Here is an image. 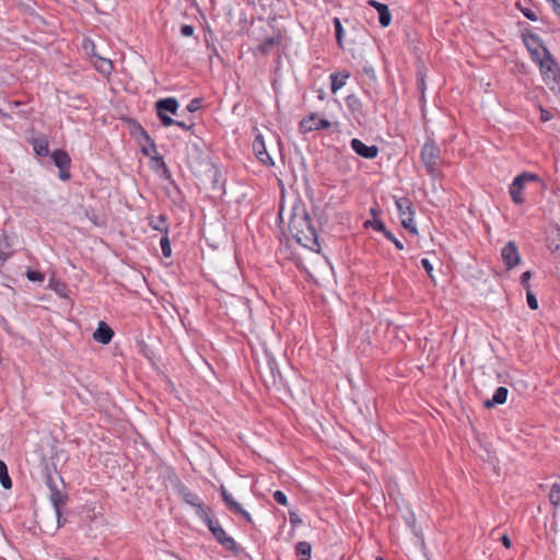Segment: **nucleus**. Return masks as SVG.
Here are the masks:
<instances>
[{"label":"nucleus","mask_w":560,"mask_h":560,"mask_svg":"<svg viewBox=\"0 0 560 560\" xmlns=\"http://www.w3.org/2000/svg\"><path fill=\"white\" fill-rule=\"evenodd\" d=\"M289 231L302 246L313 249L319 246L317 232L304 205H295L289 220Z\"/></svg>","instance_id":"f257e3e1"},{"label":"nucleus","mask_w":560,"mask_h":560,"mask_svg":"<svg viewBox=\"0 0 560 560\" xmlns=\"http://www.w3.org/2000/svg\"><path fill=\"white\" fill-rule=\"evenodd\" d=\"M163 126L176 125L184 130H190L195 126L194 114L200 107H155Z\"/></svg>","instance_id":"f03ea898"},{"label":"nucleus","mask_w":560,"mask_h":560,"mask_svg":"<svg viewBox=\"0 0 560 560\" xmlns=\"http://www.w3.org/2000/svg\"><path fill=\"white\" fill-rule=\"evenodd\" d=\"M421 161L431 177L439 174V165L441 161V149L434 140H428L423 144L420 152Z\"/></svg>","instance_id":"7ed1b4c3"},{"label":"nucleus","mask_w":560,"mask_h":560,"mask_svg":"<svg viewBox=\"0 0 560 560\" xmlns=\"http://www.w3.org/2000/svg\"><path fill=\"white\" fill-rule=\"evenodd\" d=\"M202 522L207 525L208 529L211 532L215 540L225 550L232 551L234 555L240 553L241 548L237 545V542L225 533L220 523L217 520H214L211 514H209Z\"/></svg>","instance_id":"20e7f679"},{"label":"nucleus","mask_w":560,"mask_h":560,"mask_svg":"<svg viewBox=\"0 0 560 560\" xmlns=\"http://www.w3.org/2000/svg\"><path fill=\"white\" fill-rule=\"evenodd\" d=\"M175 490L182 498V500L192 506L197 513V515L203 521L209 514L212 513L210 506H207L202 503L201 499L194 492H191L187 486L183 482L178 481L175 485Z\"/></svg>","instance_id":"39448f33"},{"label":"nucleus","mask_w":560,"mask_h":560,"mask_svg":"<svg viewBox=\"0 0 560 560\" xmlns=\"http://www.w3.org/2000/svg\"><path fill=\"white\" fill-rule=\"evenodd\" d=\"M539 180L538 175L529 172H523L517 175L509 187V194L514 205L521 206L525 202L524 187L527 183Z\"/></svg>","instance_id":"423d86ee"},{"label":"nucleus","mask_w":560,"mask_h":560,"mask_svg":"<svg viewBox=\"0 0 560 560\" xmlns=\"http://www.w3.org/2000/svg\"><path fill=\"white\" fill-rule=\"evenodd\" d=\"M522 38L534 62L538 63L545 57L549 56L550 51L537 34L530 32L523 33Z\"/></svg>","instance_id":"0eeeda50"},{"label":"nucleus","mask_w":560,"mask_h":560,"mask_svg":"<svg viewBox=\"0 0 560 560\" xmlns=\"http://www.w3.org/2000/svg\"><path fill=\"white\" fill-rule=\"evenodd\" d=\"M45 483L50 491V502L55 509L56 515L61 516V509L68 501V494L59 489L56 478L48 471L45 476Z\"/></svg>","instance_id":"6e6552de"},{"label":"nucleus","mask_w":560,"mask_h":560,"mask_svg":"<svg viewBox=\"0 0 560 560\" xmlns=\"http://www.w3.org/2000/svg\"><path fill=\"white\" fill-rule=\"evenodd\" d=\"M331 127V122L319 113H311L305 116L299 124V130L301 133H308L313 131H319L324 129H329Z\"/></svg>","instance_id":"1a4fd4ad"},{"label":"nucleus","mask_w":560,"mask_h":560,"mask_svg":"<svg viewBox=\"0 0 560 560\" xmlns=\"http://www.w3.org/2000/svg\"><path fill=\"white\" fill-rule=\"evenodd\" d=\"M136 142L140 145L143 155L153 159L164 168L165 172L168 171L163 156L158 153L154 140L148 132L144 135V137L137 139Z\"/></svg>","instance_id":"9d476101"},{"label":"nucleus","mask_w":560,"mask_h":560,"mask_svg":"<svg viewBox=\"0 0 560 560\" xmlns=\"http://www.w3.org/2000/svg\"><path fill=\"white\" fill-rule=\"evenodd\" d=\"M136 142L140 145L143 155L153 159L164 168L165 172L168 171L163 156L158 153L154 140L148 132L144 135V137L137 139Z\"/></svg>","instance_id":"9b49d317"},{"label":"nucleus","mask_w":560,"mask_h":560,"mask_svg":"<svg viewBox=\"0 0 560 560\" xmlns=\"http://www.w3.org/2000/svg\"><path fill=\"white\" fill-rule=\"evenodd\" d=\"M538 66L545 81L558 82L560 80V66L551 54L539 61Z\"/></svg>","instance_id":"f8f14e48"},{"label":"nucleus","mask_w":560,"mask_h":560,"mask_svg":"<svg viewBox=\"0 0 560 560\" xmlns=\"http://www.w3.org/2000/svg\"><path fill=\"white\" fill-rule=\"evenodd\" d=\"M501 257L506 267L511 270L521 261V255L514 241L508 242L501 249Z\"/></svg>","instance_id":"ddd939ff"},{"label":"nucleus","mask_w":560,"mask_h":560,"mask_svg":"<svg viewBox=\"0 0 560 560\" xmlns=\"http://www.w3.org/2000/svg\"><path fill=\"white\" fill-rule=\"evenodd\" d=\"M220 494L222 497V500H223L226 509L230 512H232V513H234V514H236L238 516H242L248 523L252 522L250 514L247 511H245L242 508V505L234 500L232 494L223 486L220 487Z\"/></svg>","instance_id":"4468645a"},{"label":"nucleus","mask_w":560,"mask_h":560,"mask_svg":"<svg viewBox=\"0 0 560 560\" xmlns=\"http://www.w3.org/2000/svg\"><path fill=\"white\" fill-rule=\"evenodd\" d=\"M282 506H288L289 522L291 524V530H289L288 536L293 539L295 529L303 525L302 513L299 508L290 506L284 493H282Z\"/></svg>","instance_id":"2eb2a0df"},{"label":"nucleus","mask_w":560,"mask_h":560,"mask_svg":"<svg viewBox=\"0 0 560 560\" xmlns=\"http://www.w3.org/2000/svg\"><path fill=\"white\" fill-rule=\"evenodd\" d=\"M351 149L360 156L364 159H375L378 154V148L376 145H366L360 139H352L350 142Z\"/></svg>","instance_id":"dca6fc26"},{"label":"nucleus","mask_w":560,"mask_h":560,"mask_svg":"<svg viewBox=\"0 0 560 560\" xmlns=\"http://www.w3.org/2000/svg\"><path fill=\"white\" fill-rule=\"evenodd\" d=\"M277 373H279L277 362L275 360L268 361L267 369L261 373V378L268 389L271 387L278 388Z\"/></svg>","instance_id":"f3484780"},{"label":"nucleus","mask_w":560,"mask_h":560,"mask_svg":"<svg viewBox=\"0 0 560 560\" xmlns=\"http://www.w3.org/2000/svg\"><path fill=\"white\" fill-rule=\"evenodd\" d=\"M114 337V330L105 322H100L96 330L93 334L95 341L102 345H108Z\"/></svg>","instance_id":"a211bd4d"},{"label":"nucleus","mask_w":560,"mask_h":560,"mask_svg":"<svg viewBox=\"0 0 560 560\" xmlns=\"http://www.w3.org/2000/svg\"><path fill=\"white\" fill-rule=\"evenodd\" d=\"M253 149L257 156V159L265 165H273V162L266 151L265 143L262 137L259 135L253 142Z\"/></svg>","instance_id":"6ab92c4d"},{"label":"nucleus","mask_w":560,"mask_h":560,"mask_svg":"<svg viewBox=\"0 0 560 560\" xmlns=\"http://www.w3.org/2000/svg\"><path fill=\"white\" fill-rule=\"evenodd\" d=\"M395 205L398 211V214L401 218L408 217V215H415V210L412 207V202L408 197H395Z\"/></svg>","instance_id":"aec40b11"},{"label":"nucleus","mask_w":560,"mask_h":560,"mask_svg":"<svg viewBox=\"0 0 560 560\" xmlns=\"http://www.w3.org/2000/svg\"><path fill=\"white\" fill-rule=\"evenodd\" d=\"M509 395V389L504 386H500L495 389L491 399H488L483 402L486 408H492L497 405H502L506 401Z\"/></svg>","instance_id":"412c9836"},{"label":"nucleus","mask_w":560,"mask_h":560,"mask_svg":"<svg viewBox=\"0 0 560 560\" xmlns=\"http://www.w3.org/2000/svg\"><path fill=\"white\" fill-rule=\"evenodd\" d=\"M10 237L3 232L0 234V267L12 256Z\"/></svg>","instance_id":"4be33fe9"},{"label":"nucleus","mask_w":560,"mask_h":560,"mask_svg":"<svg viewBox=\"0 0 560 560\" xmlns=\"http://www.w3.org/2000/svg\"><path fill=\"white\" fill-rule=\"evenodd\" d=\"M149 226L155 231L162 232L163 234H168V224L167 217L165 214H160L158 217L150 215L148 218Z\"/></svg>","instance_id":"5701e85b"},{"label":"nucleus","mask_w":560,"mask_h":560,"mask_svg":"<svg viewBox=\"0 0 560 560\" xmlns=\"http://www.w3.org/2000/svg\"><path fill=\"white\" fill-rule=\"evenodd\" d=\"M51 159L58 168H70L71 159L67 151L59 149L55 150L51 153Z\"/></svg>","instance_id":"b1692460"},{"label":"nucleus","mask_w":560,"mask_h":560,"mask_svg":"<svg viewBox=\"0 0 560 560\" xmlns=\"http://www.w3.org/2000/svg\"><path fill=\"white\" fill-rule=\"evenodd\" d=\"M30 143L33 147L34 152L38 156H46L49 153L48 141L46 137L31 138Z\"/></svg>","instance_id":"393cba45"},{"label":"nucleus","mask_w":560,"mask_h":560,"mask_svg":"<svg viewBox=\"0 0 560 560\" xmlns=\"http://www.w3.org/2000/svg\"><path fill=\"white\" fill-rule=\"evenodd\" d=\"M92 63L94 68L105 77H108L114 69L112 60L102 56L94 59Z\"/></svg>","instance_id":"a878e982"},{"label":"nucleus","mask_w":560,"mask_h":560,"mask_svg":"<svg viewBox=\"0 0 560 560\" xmlns=\"http://www.w3.org/2000/svg\"><path fill=\"white\" fill-rule=\"evenodd\" d=\"M122 119L128 125L129 133L135 140L144 137V135L148 132L136 119L130 117Z\"/></svg>","instance_id":"bb28decb"},{"label":"nucleus","mask_w":560,"mask_h":560,"mask_svg":"<svg viewBox=\"0 0 560 560\" xmlns=\"http://www.w3.org/2000/svg\"><path fill=\"white\" fill-rule=\"evenodd\" d=\"M312 546L307 541H300L295 546V556L299 560H311Z\"/></svg>","instance_id":"cd10ccee"},{"label":"nucleus","mask_w":560,"mask_h":560,"mask_svg":"<svg viewBox=\"0 0 560 560\" xmlns=\"http://www.w3.org/2000/svg\"><path fill=\"white\" fill-rule=\"evenodd\" d=\"M82 51L91 58V62L101 55L96 50V46L91 38L85 37L81 45Z\"/></svg>","instance_id":"c85d7f7f"},{"label":"nucleus","mask_w":560,"mask_h":560,"mask_svg":"<svg viewBox=\"0 0 560 560\" xmlns=\"http://www.w3.org/2000/svg\"><path fill=\"white\" fill-rule=\"evenodd\" d=\"M348 78H349V73H347V72L332 73L330 75L331 91L334 93H336L339 89H341L346 84V80Z\"/></svg>","instance_id":"c756f323"},{"label":"nucleus","mask_w":560,"mask_h":560,"mask_svg":"<svg viewBox=\"0 0 560 560\" xmlns=\"http://www.w3.org/2000/svg\"><path fill=\"white\" fill-rule=\"evenodd\" d=\"M0 483L5 490L12 488V480L9 476L7 464L3 460H0Z\"/></svg>","instance_id":"7c9ffc66"},{"label":"nucleus","mask_w":560,"mask_h":560,"mask_svg":"<svg viewBox=\"0 0 560 560\" xmlns=\"http://www.w3.org/2000/svg\"><path fill=\"white\" fill-rule=\"evenodd\" d=\"M548 248L552 253H560V228H557L552 237L548 238Z\"/></svg>","instance_id":"2f4dec72"},{"label":"nucleus","mask_w":560,"mask_h":560,"mask_svg":"<svg viewBox=\"0 0 560 560\" xmlns=\"http://www.w3.org/2000/svg\"><path fill=\"white\" fill-rule=\"evenodd\" d=\"M548 497L553 508H558L560 505V482H555L551 486Z\"/></svg>","instance_id":"473e14b6"},{"label":"nucleus","mask_w":560,"mask_h":560,"mask_svg":"<svg viewBox=\"0 0 560 560\" xmlns=\"http://www.w3.org/2000/svg\"><path fill=\"white\" fill-rule=\"evenodd\" d=\"M377 13H378V22H380L381 26H383V27L389 26V24L392 22V14L389 12L388 7L385 5L384 8H381V10Z\"/></svg>","instance_id":"72a5a7b5"},{"label":"nucleus","mask_w":560,"mask_h":560,"mask_svg":"<svg viewBox=\"0 0 560 560\" xmlns=\"http://www.w3.org/2000/svg\"><path fill=\"white\" fill-rule=\"evenodd\" d=\"M278 38H279V35L276 36V37H268L266 38L258 47V49L262 52V54H268L273 47L276 44H278Z\"/></svg>","instance_id":"f704fd0d"},{"label":"nucleus","mask_w":560,"mask_h":560,"mask_svg":"<svg viewBox=\"0 0 560 560\" xmlns=\"http://www.w3.org/2000/svg\"><path fill=\"white\" fill-rule=\"evenodd\" d=\"M400 221H401V225L405 229H407L411 234H415V235L418 234V229L413 222V215H408V217L401 218Z\"/></svg>","instance_id":"c9c22d12"},{"label":"nucleus","mask_w":560,"mask_h":560,"mask_svg":"<svg viewBox=\"0 0 560 560\" xmlns=\"http://www.w3.org/2000/svg\"><path fill=\"white\" fill-rule=\"evenodd\" d=\"M162 254L164 257L168 258L172 256V247L168 238V234H164L160 242Z\"/></svg>","instance_id":"e433bc0d"},{"label":"nucleus","mask_w":560,"mask_h":560,"mask_svg":"<svg viewBox=\"0 0 560 560\" xmlns=\"http://www.w3.org/2000/svg\"><path fill=\"white\" fill-rule=\"evenodd\" d=\"M516 5L520 9V11L524 14V16H526L528 20H530V21L538 20L536 11L533 10L532 8L523 7L522 3H520V2Z\"/></svg>","instance_id":"4c0bfd02"},{"label":"nucleus","mask_w":560,"mask_h":560,"mask_svg":"<svg viewBox=\"0 0 560 560\" xmlns=\"http://www.w3.org/2000/svg\"><path fill=\"white\" fill-rule=\"evenodd\" d=\"M538 109L540 114L539 119L541 122H547L556 117V113L547 109L546 107H538Z\"/></svg>","instance_id":"58836bf2"},{"label":"nucleus","mask_w":560,"mask_h":560,"mask_svg":"<svg viewBox=\"0 0 560 560\" xmlns=\"http://www.w3.org/2000/svg\"><path fill=\"white\" fill-rule=\"evenodd\" d=\"M26 277L30 281H33V282H37V281L40 282L45 279V275L43 272H39L36 270H31V269H28L26 271Z\"/></svg>","instance_id":"ea45409f"},{"label":"nucleus","mask_w":560,"mask_h":560,"mask_svg":"<svg viewBox=\"0 0 560 560\" xmlns=\"http://www.w3.org/2000/svg\"><path fill=\"white\" fill-rule=\"evenodd\" d=\"M526 300L528 307L533 311L538 308V301L532 290L526 291Z\"/></svg>","instance_id":"a19ab883"},{"label":"nucleus","mask_w":560,"mask_h":560,"mask_svg":"<svg viewBox=\"0 0 560 560\" xmlns=\"http://www.w3.org/2000/svg\"><path fill=\"white\" fill-rule=\"evenodd\" d=\"M388 241H390L395 247L398 249V250H402L404 249V244L400 240H398L397 237H395V235L390 232V231H386L385 235H384Z\"/></svg>","instance_id":"79ce46f5"},{"label":"nucleus","mask_w":560,"mask_h":560,"mask_svg":"<svg viewBox=\"0 0 560 560\" xmlns=\"http://www.w3.org/2000/svg\"><path fill=\"white\" fill-rule=\"evenodd\" d=\"M334 25H335V32H336V38L338 44H341L342 35H343V28L341 25V22L338 18L334 19Z\"/></svg>","instance_id":"37998d69"},{"label":"nucleus","mask_w":560,"mask_h":560,"mask_svg":"<svg viewBox=\"0 0 560 560\" xmlns=\"http://www.w3.org/2000/svg\"><path fill=\"white\" fill-rule=\"evenodd\" d=\"M530 278H532V271H529V270L523 272L521 276V284L526 291L530 290V284H529Z\"/></svg>","instance_id":"c03bdc74"},{"label":"nucleus","mask_w":560,"mask_h":560,"mask_svg":"<svg viewBox=\"0 0 560 560\" xmlns=\"http://www.w3.org/2000/svg\"><path fill=\"white\" fill-rule=\"evenodd\" d=\"M420 262L427 275L433 280V266L430 260L428 258H422Z\"/></svg>","instance_id":"a18cd8bd"},{"label":"nucleus","mask_w":560,"mask_h":560,"mask_svg":"<svg viewBox=\"0 0 560 560\" xmlns=\"http://www.w3.org/2000/svg\"><path fill=\"white\" fill-rule=\"evenodd\" d=\"M153 105H178V101L175 97H164L155 101Z\"/></svg>","instance_id":"49530a36"},{"label":"nucleus","mask_w":560,"mask_h":560,"mask_svg":"<svg viewBox=\"0 0 560 560\" xmlns=\"http://www.w3.org/2000/svg\"><path fill=\"white\" fill-rule=\"evenodd\" d=\"M194 32H195V27L190 24H184L182 25L180 27V34L182 36L184 37H190L194 35Z\"/></svg>","instance_id":"de8ad7c7"},{"label":"nucleus","mask_w":560,"mask_h":560,"mask_svg":"<svg viewBox=\"0 0 560 560\" xmlns=\"http://www.w3.org/2000/svg\"><path fill=\"white\" fill-rule=\"evenodd\" d=\"M371 225L372 228L375 230V231H378V232H382L384 235L386 233V231H388L384 224L383 221L381 220H374L373 222H371Z\"/></svg>","instance_id":"09e8293b"},{"label":"nucleus","mask_w":560,"mask_h":560,"mask_svg":"<svg viewBox=\"0 0 560 560\" xmlns=\"http://www.w3.org/2000/svg\"><path fill=\"white\" fill-rule=\"evenodd\" d=\"M71 177L70 168H59V178L61 180H69Z\"/></svg>","instance_id":"8fccbe9b"},{"label":"nucleus","mask_w":560,"mask_h":560,"mask_svg":"<svg viewBox=\"0 0 560 560\" xmlns=\"http://www.w3.org/2000/svg\"><path fill=\"white\" fill-rule=\"evenodd\" d=\"M368 4L372 8H374L377 12L381 10V8H384L386 4L381 3L376 0H369Z\"/></svg>","instance_id":"3c124183"},{"label":"nucleus","mask_w":560,"mask_h":560,"mask_svg":"<svg viewBox=\"0 0 560 560\" xmlns=\"http://www.w3.org/2000/svg\"><path fill=\"white\" fill-rule=\"evenodd\" d=\"M368 4L372 8H374L377 12L381 10V8H384L386 4L381 3L376 0H369Z\"/></svg>","instance_id":"603ef678"},{"label":"nucleus","mask_w":560,"mask_h":560,"mask_svg":"<svg viewBox=\"0 0 560 560\" xmlns=\"http://www.w3.org/2000/svg\"><path fill=\"white\" fill-rule=\"evenodd\" d=\"M501 541H502V545H503L505 548H508V549H509V548H511V546H512V541H511V539H510V537H509L508 535H503V536L501 537Z\"/></svg>","instance_id":"864d4df0"},{"label":"nucleus","mask_w":560,"mask_h":560,"mask_svg":"<svg viewBox=\"0 0 560 560\" xmlns=\"http://www.w3.org/2000/svg\"><path fill=\"white\" fill-rule=\"evenodd\" d=\"M551 5L555 12L559 13L560 2L558 0H547Z\"/></svg>","instance_id":"5fc2aeb1"},{"label":"nucleus","mask_w":560,"mask_h":560,"mask_svg":"<svg viewBox=\"0 0 560 560\" xmlns=\"http://www.w3.org/2000/svg\"><path fill=\"white\" fill-rule=\"evenodd\" d=\"M419 89H420V91H421V100H422V102H425V100H424V93H423V91H424V81H423V78H421V79L419 80Z\"/></svg>","instance_id":"6e6d98bb"},{"label":"nucleus","mask_w":560,"mask_h":560,"mask_svg":"<svg viewBox=\"0 0 560 560\" xmlns=\"http://www.w3.org/2000/svg\"><path fill=\"white\" fill-rule=\"evenodd\" d=\"M275 501L280 504V490H276L272 494Z\"/></svg>","instance_id":"4d7b16f0"},{"label":"nucleus","mask_w":560,"mask_h":560,"mask_svg":"<svg viewBox=\"0 0 560 560\" xmlns=\"http://www.w3.org/2000/svg\"><path fill=\"white\" fill-rule=\"evenodd\" d=\"M275 222H276V225L280 226V208L277 211Z\"/></svg>","instance_id":"13d9d810"},{"label":"nucleus","mask_w":560,"mask_h":560,"mask_svg":"<svg viewBox=\"0 0 560 560\" xmlns=\"http://www.w3.org/2000/svg\"><path fill=\"white\" fill-rule=\"evenodd\" d=\"M199 103H200L199 98L195 97L190 101V103L188 105L195 106V105H199Z\"/></svg>","instance_id":"bf43d9fd"},{"label":"nucleus","mask_w":560,"mask_h":560,"mask_svg":"<svg viewBox=\"0 0 560 560\" xmlns=\"http://www.w3.org/2000/svg\"><path fill=\"white\" fill-rule=\"evenodd\" d=\"M364 71H365L369 75L374 74V70H373V68H371V67H370V68L364 67Z\"/></svg>","instance_id":"052dcab7"},{"label":"nucleus","mask_w":560,"mask_h":560,"mask_svg":"<svg viewBox=\"0 0 560 560\" xmlns=\"http://www.w3.org/2000/svg\"><path fill=\"white\" fill-rule=\"evenodd\" d=\"M271 83H272V88H273V90L277 92V78H276V77H273V78L271 79Z\"/></svg>","instance_id":"680f3d73"},{"label":"nucleus","mask_w":560,"mask_h":560,"mask_svg":"<svg viewBox=\"0 0 560 560\" xmlns=\"http://www.w3.org/2000/svg\"><path fill=\"white\" fill-rule=\"evenodd\" d=\"M56 516H57L58 525L61 526L66 522V520H63V522H62V520H61L62 515L60 517L58 515H56Z\"/></svg>","instance_id":"e2e57ef3"},{"label":"nucleus","mask_w":560,"mask_h":560,"mask_svg":"<svg viewBox=\"0 0 560 560\" xmlns=\"http://www.w3.org/2000/svg\"><path fill=\"white\" fill-rule=\"evenodd\" d=\"M407 523H408L411 527H413V526H415V517H413V516H411V520H407Z\"/></svg>","instance_id":"0e129e2a"},{"label":"nucleus","mask_w":560,"mask_h":560,"mask_svg":"<svg viewBox=\"0 0 560 560\" xmlns=\"http://www.w3.org/2000/svg\"><path fill=\"white\" fill-rule=\"evenodd\" d=\"M0 115H2L3 117H8V118H10V117H11L9 114H7L5 112H3L2 107H0Z\"/></svg>","instance_id":"69168bd1"},{"label":"nucleus","mask_w":560,"mask_h":560,"mask_svg":"<svg viewBox=\"0 0 560 560\" xmlns=\"http://www.w3.org/2000/svg\"><path fill=\"white\" fill-rule=\"evenodd\" d=\"M12 105H15V106L23 105V102H21V101H14V102L12 103Z\"/></svg>","instance_id":"338daca9"},{"label":"nucleus","mask_w":560,"mask_h":560,"mask_svg":"<svg viewBox=\"0 0 560 560\" xmlns=\"http://www.w3.org/2000/svg\"><path fill=\"white\" fill-rule=\"evenodd\" d=\"M281 191H282V194L284 192V187H283V186H282V188H281Z\"/></svg>","instance_id":"774afa93"}]
</instances>
